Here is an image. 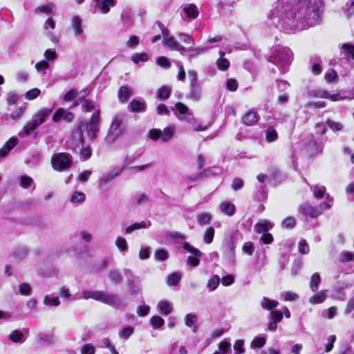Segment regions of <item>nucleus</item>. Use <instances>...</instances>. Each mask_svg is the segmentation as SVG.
I'll return each instance as SVG.
<instances>
[{
  "mask_svg": "<svg viewBox=\"0 0 354 354\" xmlns=\"http://www.w3.org/2000/svg\"><path fill=\"white\" fill-rule=\"evenodd\" d=\"M277 0L270 13L271 24L286 31H300L322 24L325 6L323 0Z\"/></svg>",
  "mask_w": 354,
  "mask_h": 354,
  "instance_id": "1",
  "label": "nucleus"
},
{
  "mask_svg": "<svg viewBox=\"0 0 354 354\" xmlns=\"http://www.w3.org/2000/svg\"><path fill=\"white\" fill-rule=\"evenodd\" d=\"M84 134H88V125L86 122H80L77 129L71 133L70 147L84 160H88L92 155V151L89 147L84 146Z\"/></svg>",
  "mask_w": 354,
  "mask_h": 354,
  "instance_id": "2",
  "label": "nucleus"
},
{
  "mask_svg": "<svg viewBox=\"0 0 354 354\" xmlns=\"http://www.w3.org/2000/svg\"><path fill=\"white\" fill-rule=\"evenodd\" d=\"M270 59V62L281 73H285L288 71V67L293 59V55L291 50L288 47L276 48Z\"/></svg>",
  "mask_w": 354,
  "mask_h": 354,
  "instance_id": "3",
  "label": "nucleus"
},
{
  "mask_svg": "<svg viewBox=\"0 0 354 354\" xmlns=\"http://www.w3.org/2000/svg\"><path fill=\"white\" fill-rule=\"evenodd\" d=\"M53 108H42L35 113L31 120L24 125L23 131L26 136H29L39 126L44 123L53 112Z\"/></svg>",
  "mask_w": 354,
  "mask_h": 354,
  "instance_id": "4",
  "label": "nucleus"
},
{
  "mask_svg": "<svg viewBox=\"0 0 354 354\" xmlns=\"http://www.w3.org/2000/svg\"><path fill=\"white\" fill-rule=\"evenodd\" d=\"M124 118V114H118L115 115L106 137V142H113L122 135L124 131V125L123 124Z\"/></svg>",
  "mask_w": 354,
  "mask_h": 354,
  "instance_id": "5",
  "label": "nucleus"
},
{
  "mask_svg": "<svg viewBox=\"0 0 354 354\" xmlns=\"http://www.w3.org/2000/svg\"><path fill=\"white\" fill-rule=\"evenodd\" d=\"M72 165V156L68 153H55L51 157V165L55 171H64L68 170L71 167Z\"/></svg>",
  "mask_w": 354,
  "mask_h": 354,
  "instance_id": "6",
  "label": "nucleus"
},
{
  "mask_svg": "<svg viewBox=\"0 0 354 354\" xmlns=\"http://www.w3.org/2000/svg\"><path fill=\"white\" fill-rule=\"evenodd\" d=\"M175 133V127L170 125L165 128L162 131L158 129H152L149 133V137L153 141L160 140L161 142H167L170 140Z\"/></svg>",
  "mask_w": 354,
  "mask_h": 354,
  "instance_id": "7",
  "label": "nucleus"
},
{
  "mask_svg": "<svg viewBox=\"0 0 354 354\" xmlns=\"http://www.w3.org/2000/svg\"><path fill=\"white\" fill-rule=\"evenodd\" d=\"M182 248L186 252L190 253V255L187 257L186 261L187 265L191 269L196 268L200 264L203 253L188 242H184L182 245Z\"/></svg>",
  "mask_w": 354,
  "mask_h": 354,
  "instance_id": "8",
  "label": "nucleus"
},
{
  "mask_svg": "<svg viewBox=\"0 0 354 354\" xmlns=\"http://www.w3.org/2000/svg\"><path fill=\"white\" fill-rule=\"evenodd\" d=\"M299 211L305 217L317 218L322 214L320 208L317 206H312L308 203L301 204L299 207Z\"/></svg>",
  "mask_w": 354,
  "mask_h": 354,
  "instance_id": "9",
  "label": "nucleus"
},
{
  "mask_svg": "<svg viewBox=\"0 0 354 354\" xmlns=\"http://www.w3.org/2000/svg\"><path fill=\"white\" fill-rule=\"evenodd\" d=\"M74 118L75 115L72 112L68 111L63 108H59L53 114L52 120L54 122H58L62 119L67 122H71L73 120Z\"/></svg>",
  "mask_w": 354,
  "mask_h": 354,
  "instance_id": "10",
  "label": "nucleus"
},
{
  "mask_svg": "<svg viewBox=\"0 0 354 354\" xmlns=\"http://www.w3.org/2000/svg\"><path fill=\"white\" fill-rule=\"evenodd\" d=\"M95 2V8L101 14H107L110 11L111 7L116 5L117 0H93Z\"/></svg>",
  "mask_w": 354,
  "mask_h": 354,
  "instance_id": "11",
  "label": "nucleus"
},
{
  "mask_svg": "<svg viewBox=\"0 0 354 354\" xmlns=\"http://www.w3.org/2000/svg\"><path fill=\"white\" fill-rule=\"evenodd\" d=\"M102 296L101 302L104 304L115 308H118L122 306V300L117 295L103 292Z\"/></svg>",
  "mask_w": 354,
  "mask_h": 354,
  "instance_id": "12",
  "label": "nucleus"
},
{
  "mask_svg": "<svg viewBox=\"0 0 354 354\" xmlns=\"http://www.w3.org/2000/svg\"><path fill=\"white\" fill-rule=\"evenodd\" d=\"M201 95L202 88L199 82L189 84V92L186 95L187 98L198 102L200 100Z\"/></svg>",
  "mask_w": 354,
  "mask_h": 354,
  "instance_id": "13",
  "label": "nucleus"
},
{
  "mask_svg": "<svg viewBox=\"0 0 354 354\" xmlns=\"http://www.w3.org/2000/svg\"><path fill=\"white\" fill-rule=\"evenodd\" d=\"M18 142L19 140L16 137L10 138L0 149V159L6 157L10 151L18 144Z\"/></svg>",
  "mask_w": 354,
  "mask_h": 354,
  "instance_id": "14",
  "label": "nucleus"
},
{
  "mask_svg": "<svg viewBox=\"0 0 354 354\" xmlns=\"http://www.w3.org/2000/svg\"><path fill=\"white\" fill-rule=\"evenodd\" d=\"M122 172V169H113L106 174H104L99 179L100 185L102 186L103 185L107 184L108 183L112 181L115 178L119 176Z\"/></svg>",
  "mask_w": 354,
  "mask_h": 354,
  "instance_id": "15",
  "label": "nucleus"
},
{
  "mask_svg": "<svg viewBox=\"0 0 354 354\" xmlns=\"http://www.w3.org/2000/svg\"><path fill=\"white\" fill-rule=\"evenodd\" d=\"M82 24V20L79 16L76 15L73 17L71 19V26L76 37H84Z\"/></svg>",
  "mask_w": 354,
  "mask_h": 354,
  "instance_id": "16",
  "label": "nucleus"
},
{
  "mask_svg": "<svg viewBox=\"0 0 354 354\" xmlns=\"http://www.w3.org/2000/svg\"><path fill=\"white\" fill-rule=\"evenodd\" d=\"M210 48L211 47L185 48V50H182L181 54L187 55L188 59L191 60L192 59L196 57L199 55L206 53Z\"/></svg>",
  "mask_w": 354,
  "mask_h": 354,
  "instance_id": "17",
  "label": "nucleus"
},
{
  "mask_svg": "<svg viewBox=\"0 0 354 354\" xmlns=\"http://www.w3.org/2000/svg\"><path fill=\"white\" fill-rule=\"evenodd\" d=\"M132 94L133 91L131 88L127 85L122 86L118 93L119 101L122 103L127 102Z\"/></svg>",
  "mask_w": 354,
  "mask_h": 354,
  "instance_id": "18",
  "label": "nucleus"
},
{
  "mask_svg": "<svg viewBox=\"0 0 354 354\" xmlns=\"http://www.w3.org/2000/svg\"><path fill=\"white\" fill-rule=\"evenodd\" d=\"M259 119L258 114L252 111H248L242 117V122L248 126H253Z\"/></svg>",
  "mask_w": 354,
  "mask_h": 354,
  "instance_id": "19",
  "label": "nucleus"
},
{
  "mask_svg": "<svg viewBox=\"0 0 354 354\" xmlns=\"http://www.w3.org/2000/svg\"><path fill=\"white\" fill-rule=\"evenodd\" d=\"M273 227V224L268 220H261L254 225V230L257 233L263 234L268 232Z\"/></svg>",
  "mask_w": 354,
  "mask_h": 354,
  "instance_id": "20",
  "label": "nucleus"
},
{
  "mask_svg": "<svg viewBox=\"0 0 354 354\" xmlns=\"http://www.w3.org/2000/svg\"><path fill=\"white\" fill-rule=\"evenodd\" d=\"M220 210L221 212L229 216H232L235 214L236 212V207L235 205L230 202V201H223L222 202L220 205Z\"/></svg>",
  "mask_w": 354,
  "mask_h": 354,
  "instance_id": "21",
  "label": "nucleus"
},
{
  "mask_svg": "<svg viewBox=\"0 0 354 354\" xmlns=\"http://www.w3.org/2000/svg\"><path fill=\"white\" fill-rule=\"evenodd\" d=\"M151 225V222L149 220L142 221L141 222H137L129 226H128L125 231L127 234H131L133 231L140 230V229H144V228H148Z\"/></svg>",
  "mask_w": 354,
  "mask_h": 354,
  "instance_id": "22",
  "label": "nucleus"
},
{
  "mask_svg": "<svg viewBox=\"0 0 354 354\" xmlns=\"http://www.w3.org/2000/svg\"><path fill=\"white\" fill-rule=\"evenodd\" d=\"M278 133L273 126H269L265 131V138L267 142H274L278 139Z\"/></svg>",
  "mask_w": 354,
  "mask_h": 354,
  "instance_id": "23",
  "label": "nucleus"
},
{
  "mask_svg": "<svg viewBox=\"0 0 354 354\" xmlns=\"http://www.w3.org/2000/svg\"><path fill=\"white\" fill-rule=\"evenodd\" d=\"M146 106L145 102L135 99L129 104L130 110L132 112H143L146 110Z\"/></svg>",
  "mask_w": 354,
  "mask_h": 354,
  "instance_id": "24",
  "label": "nucleus"
},
{
  "mask_svg": "<svg viewBox=\"0 0 354 354\" xmlns=\"http://www.w3.org/2000/svg\"><path fill=\"white\" fill-rule=\"evenodd\" d=\"M38 339L40 342L45 344H50L55 342L56 338L53 332L50 333H40L37 335Z\"/></svg>",
  "mask_w": 354,
  "mask_h": 354,
  "instance_id": "25",
  "label": "nucleus"
},
{
  "mask_svg": "<svg viewBox=\"0 0 354 354\" xmlns=\"http://www.w3.org/2000/svg\"><path fill=\"white\" fill-rule=\"evenodd\" d=\"M102 294L103 292L98 290H84L82 293V298L84 299H93L96 301H101Z\"/></svg>",
  "mask_w": 354,
  "mask_h": 354,
  "instance_id": "26",
  "label": "nucleus"
},
{
  "mask_svg": "<svg viewBox=\"0 0 354 354\" xmlns=\"http://www.w3.org/2000/svg\"><path fill=\"white\" fill-rule=\"evenodd\" d=\"M108 276L111 282L114 284H119L123 280L122 275L118 269H111Z\"/></svg>",
  "mask_w": 354,
  "mask_h": 354,
  "instance_id": "27",
  "label": "nucleus"
},
{
  "mask_svg": "<svg viewBox=\"0 0 354 354\" xmlns=\"http://www.w3.org/2000/svg\"><path fill=\"white\" fill-rule=\"evenodd\" d=\"M121 21L125 28H130L133 26V15L130 10L123 11L121 15Z\"/></svg>",
  "mask_w": 354,
  "mask_h": 354,
  "instance_id": "28",
  "label": "nucleus"
},
{
  "mask_svg": "<svg viewBox=\"0 0 354 354\" xmlns=\"http://www.w3.org/2000/svg\"><path fill=\"white\" fill-rule=\"evenodd\" d=\"M260 304L263 309L272 311L279 305V302L276 300H272L268 297H263Z\"/></svg>",
  "mask_w": 354,
  "mask_h": 354,
  "instance_id": "29",
  "label": "nucleus"
},
{
  "mask_svg": "<svg viewBox=\"0 0 354 354\" xmlns=\"http://www.w3.org/2000/svg\"><path fill=\"white\" fill-rule=\"evenodd\" d=\"M341 53L346 58H351L354 60V45L351 43H344L341 48Z\"/></svg>",
  "mask_w": 354,
  "mask_h": 354,
  "instance_id": "30",
  "label": "nucleus"
},
{
  "mask_svg": "<svg viewBox=\"0 0 354 354\" xmlns=\"http://www.w3.org/2000/svg\"><path fill=\"white\" fill-rule=\"evenodd\" d=\"M164 43L170 48L178 50L180 52V53H182V50H185V48L176 41L173 37L165 39Z\"/></svg>",
  "mask_w": 354,
  "mask_h": 354,
  "instance_id": "31",
  "label": "nucleus"
},
{
  "mask_svg": "<svg viewBox=\"0 0 354 354\" xmlns=\"http://www.w3.org/2000/svg\"><path fill=\"white\" fill-rule=\"evenodd\" d=\"M327 290H321L309 299V302L313 304H321L326 299Z\"/></svg>",
  "mask_w": 354,
  "mask_h": 354,
  "instance_id": "32",
  "label": "nucleus"
},
{
  "mask_svg": "<svg viewBox=\"0 0 354 354\" xmlns=\"http://www.w3.org/2000/svg\"><path fill=\"white\" fill-rule=\"evenodd\" d=\"M220 57L216 61V66L221 71H226L230 66V62L224 57L225 52H219Z\"/></svg>",
  "mask_w": 354,
  "mask_h": 354,
  "instance_id": "33",
  "label": "nucleus"
},
{
  "mask_svg": "<svg viewBox=\"0 0 354 354\" xmlns=\"http://www.w3.org/2000/svg\"><path fill=\"white\" fill-rule=\"evenodd\" d=\"M185 325L187 327L193 328V329H192L193 332H194V333L196 332L198 328L195 325V324L197 322V317L196 315L192 314V313L187 314L185 317Z\"/></svg>",
  "mask_w": 354,
  "mask_h": 354,
  "instance_id": "34",
  "label": "nucleus"
},
{
  "mask_svg": "<svg viewBox=\"0 0 354 354\" xmlns=\"http://www.w3.org/2000/svg\"><path fill=\"white\" fill-rule=\"evenodd\" d=\"M266 337L264 335H259L255 337L250 344V348H261L266 345Z\"/></svg>",
  "mask_w": 354,
  "mask_h": 354,
  "instance_id": "35",
  "label": "nucleus"
},
{
  "mask_svg": "<svg viewBox=\"0 0 354 354\" xmlns=\"http://www.w3.org/2000/svg\"><path fill=\"white\" fill-rule=\"evenodd\" d=\"M171 93V88L167 86H163L160 88L157 91V98L160 100H167Z\"/></svg>",
  "mask_w": 354,
  "mask_h": 354,
  "instance_id": "36",
  "label": "nucleus"
},
{
  "mask_svg": "<svg viewBox=\"0 0 354 354\" xmlns=\"http://www.w3.org/2000/svg\"><path fill=\"white\" fill-rule=\"evenodd\" d=\"M182 275L180 272H176L168 275L167 283L169 286H177L180 281Z\"/></svg>",
  "mask_w": 354,
  "mask_h": 354,
  "instance_id": "37",
  "label": "nucleus"
},
{
  "mask_svg": "<svg viewBox=\"0 0 354 354\" xmlns=\"http://www.w3.org/2000/svg\"><path fill=\"white\" fill-rule=\"evenodd\" d=\"M158 308L163 315H167L172 311V306L167 301L162 300L158 302Z\"/></svg>",
  "mask_w": 354,
  "mask_h": 354,
  "instance_id": "38",
  "label": "nucleus"
},
{
  "mask_svg": "<svg viewBox=\"0 0 354 354\" xmlns=\"http://www.w3.org/2000/svg\"><path fill=\"white\" fill-rule=\"evenodd\" d=\"M212 214L207 212H203L197 215V222L200 225H208L212 220Z\"/></svg>",
  "mask_w": 354,
  "mask_h": 354,
  "instance_id": "39",
  "label": "nucleus"
},
{
  "mask_svg": "<svg viewBox=\"0 0 354 354\" xmlns=\"http://www.w3.org/2000/svg\"><path fill=\"white\" fill-rule=\"evenodd\" d=\"M184 11L187 16L192 19H196L198 15V10L197 7L194 4L187 5L184 8Z\"/></svg>",
  "mask_w": 354,
  "mask_h": 354,
  "instance_id": "40",
  "label": "nucleus"
},
{
  "mask_svg": "<svg viewBox=\"0 0 354 354\" xmlns=\"http://www.w3.org/2000/svg\"><path fill=\"white\" fill-rule=\"evenodd\" d=\"M321 282V277L318 272L314 273L310 279V288L313 292H317Z\"/></svg>",
  "mask_w": 354,
  "mask_h": 354,
  "instance_id": "41",
  "label": "nucleus"
},
{
  "mask_svg": "<svg viewBox=\"0 0 354 354\" xmlns=\"http://www.w3.org/2000/svg\"><path fill=\"white\" fill-rule=\"evenodd\" d=\"M9 339L15 343H23L24 342V333L19 330H15L10 334Z\"/></svg>",
  "mask_w": 354,
  "mask_h": 354,
  "instance_id": "42",
  "label": "nucleus"
},
{
  "mask_svg": "<svg viewBox=\"0 0 354 354\" xmlns=\"http://www.w3.org/2000/svg\"><path fill=\"white\" fill-rule=\"evenodd\" d=\"M320 96L324 98H328L331 100L332 101H339L342 100L346 98L344 95H342V94L337 93L330 95L328 91H322L321 92Z\"/></svg>",
  "mask_w": 354,
  "mask_h": 354,
  "instance_id": "43",
  "label": "nucleus"
},
{
  "mask_svg": "<svg viewBox=\"0 0 354 354\" xmlns=\"http://www.w3.org/2000/svg\"><path fill=\"white\" fill-rule=\"evenodd\" d=\"M221 279L217 274L213 275L207 282V288L209 291L212 292L215 290L220 284Z\"/></svg>",
  "mask_w": 354,
  "mask_h": 354,
  "instance_id": "44",
  "label": "nucleus"
},
{
  "mask_svg": "<svg viewBox=\"0 0 354 354\" xmlns=\"http://www.w3.org/2000/svg\"><path fill=\"white\" fill-rule=\"evenodd\" d=\"M81 122H86L88 125V134H86L91 140L97 137L99 131V124L87 123L86 122L82 121Z\"/></svg>",
  "mask_w": 354,
  "mask_h": 354,
  "instance_id": "45",
  "label": "nucleus"
},
{
  "mask_svg": "<svg viewBox=\"0 0 354 354\" xmlns=\"http://www.w3.org/2000/svg\"><path fill=\"white\" fill-rule=\"evenodd\" d=\"M26 111V106H21L13 111L10 114V118L15 121H17L21 118Z\"/></svg>",
  "mask_w": 354,
  "mask_h": 354,
  "instance_id": "46",
  "label": "nucleus"
},
{
  "mask_svg": "<svg viewBox=\"0 0 354 354\" xmlns=\"http://www.w3.org/2000/svg\"><path fill=\"white\" fill-rule=\"evenodd\" d=\"M354 260V252L342 251L339 255V261L342 263Z\"/></svg>",
  "mask_w": 354,
  "mask_h": 354,
  "instance_id": "47",
  "label": "nucleus"
},
{
  "mask_svg": "<svg viewBox=\"0 0 354 354\" xmlns=\"http://www.w3.org/2000/svg\"><path fill=\"white\" fill-rule=\"evenodd\" d=\"M214 233L215 230L213 227H209L206 229L203 236V241L206 244H209L213 241Z\"/></svg>",
  "mask_w": 354,
  "mask_h": 354,
  "instance_id": "48",
  "label": "nucleus"
},
{
  "mask_svg": "<svg viewBox=\"0 0 354 354\" xmlns=\"http://www.w3.org/2000/svg\"><path fill=\"white\" fill-rule=\"evenodd\" d=\"M28 252L26 247H19L13 252V257L17 260H21L27 255Z\"/></svg>",
  "mask_w": 354,
  "mask_h": 354,
  "instance_id": "49",
  "label": "nucleus"
},
{
  "mask_svg": "<svg viewBox=\"0 0 354 354\" xmlns=\"http://www.w3.org/2000/svg\"><path fill=\"white\" fill-rule=\"evenodd\" d=\"M303 261L301 258L295 259L292 265L291 274L292 276L297 275L299 271L301 269Z\"/></svg>",
  "mask_w": 354,
  "mask_h": 354,
  "instance_id": "50",
  "label": "nucleus"
},
{
  "mask_svg": "<svg viewBox=\"0 0 354 354\" xmlns=\"http://www.w3.org/2000/svg\"><path fill=\"white\" fill-rule=\"evenodd\" d=\"M115 245L120 252H127L128 245L126 239L122 236H118L115 240Z\"/></svg>",
  "mask_w": 354,
  "mask_h": 354,
  "instance_id": "51",
  "label": "nucleus"
},
{
  "mask_svg": "<svg viewBox=\"0 0 354 354\" xmlns=\"http://www.w3.org/2000/svg\"><path fill=\"white\" fill-rule=\"evenodd\" d=\"M44 304L46 306L57 307L60 304V301L57 297H50L49 295H46L44 299Z\"/></svg>",
  "mask_w": 354,
  "mask_h": 354,
  "instance_id": "52",
  "label": "nucleus"
},
{
  "mask_svg": "<svg viewBox=\"0 0 354 354\" xmlns=\"http://www.w3.org/2000/svg\"><path fill=\"white\" fill-rule=\"evenodd\" d=\"M85 194L81 192H75L71 198L72 203H82L85 201Z\"/></svg>",
  "mask_w": 354,
  "mask_h": 354,
  "instance_id": "53",
  "label": "nucleus"
},
{
  "mask_svg": "<svg viewBox=\"0 0 354 354\" xmlns=\"http://www.w3.org/2000/svg\"><path fill=\"white\" fill-rule=\"evenodd\" d=\"M19 100V95L15 91H10L7 93L6 102L8 105H14Z\"/></svg>",
  "mask_w": 354,
  "mask_h": 354,
  "instance_id": "54",
  "label": "nucleus"
},
{
  "mask_svg": "<svg viewBox=\"0 0 354 354\" xmlns=\"http://www.w3.org/2000/svg\"><path fill=\"white\" fill-rule=\"evenodd\" d=\"M149 59V56L147 53H135L131 57V60L135 64H138L140 62H145Z\"/></svg>",
  "mask_w": 354,
  "mask_h": 354,
  "instance_id": "55",
  "label": "nucleus"
},
{
  "mask_svg": "<svg viewBox=\"0 0 354 354\" xmlns=\"http://www.w3.org/2000/svg\"><path fill=\"white\" fill-rule=\"evenodd\" d=\"M140 154H138L137 156L135 155H127L124 160V163L122 167L120 169H122V171L127 167L131 165L138 158L140 157Z\"/></svg>",
  "mask_w": 354,
  "mask_h": 354,
  "instance_id": "56",
  "label": "nucleus"
},
{
  "mask_svg": "<svg viewBox=\"0 0 354 354\" xmlns=\"http://www.w3.org/2000/svg\"><path fill=\"white\" fill-rule=\"evenodd\" d=\"M150 322L153 328H159L165 324V320L160 316H153Z\"/></svg>",
  "mask_w": 354,
  "mask_h": 354,
  "instance_id": "57",
  "label": "nucleus"
},
{
  "mask_svg": "<svg viewBox=\"0 0 354 354\" xmlns=\"http://www.w3.org/2000/svg\"><path fill=\"white\" fill-rule=\"evenodd\" d=\"M296 221L292 216H288L285 219L283 220L281 223V226L283 227L291 229L293 228L295 225Z\"/></svg>",
  "mask_w": 354,
  "mask_h": 354,
  "instance_id": "58",
  "label": "nucleus"
},
{
  "mask_svg": "<svg viewBox=\"0 0 354 354\" xmlns=\"http://www.w3.org/2000/svg\"><path fill=\"white\" fill-rule=\"evenodd\" d=\"M40 93H41V91L37 88H32V89L27 91L25 94V97L27 100H32L35 99L36 97H37L40 95Z\"/></svg>",
  "mask_w": 354,
  "mask_h": 354,
  "instance_id": "59",
  "label": "nucleus"
},
{
  "mask_svg": "<svg viewBox=\"0 0 354 354\" xmlns=\"http://www.w3.org/2000/svg\"><path fill=\"white\" fill-rule=\"evenodd\" d=\"M32 288L29 283H23L19 285V292L22 295L28 296L31 294Z\"/></svg>",
  "mask_w": 354,
  "mask_h": 354,
  "instance_id": "60",
  "label": "nucleus"
},
{
  "mask_svg": "<svg viewBox=\"0 0 354 354\" xmlns=\"http://www.w3.org/2000/svg\"><path fill=\"white\" fill-rule=\"evenodd\" d=\"M298 250L300 253L306 254L309 252L310 248L307 241L305 239H301L298 245Z\"/></svg>",
  "mask_w": 354,
  "mask_h": 354,
  "instance_id": "61",
  "label": "nucleus"
},
{
  "mask_svg": "<svg viewBox=\"0 0 354 354\" xmlns=\"http://www.w3.org/2000/svg\"><path fill=\"white\" fill-rule=\"evenodd\" d=\"M326 124L328 127L334 131H341L343 129V125L342 123L335 122L329 119L327 120Z\"/></svg>",
  "mask_w": 354,
  "mask_h": 354,
  "instance_id": "62",
  "label": "nucleus"
},
{
  "mask_svg": "<svg viewBox=\"0 0 354 354\" xmlns=\"http://www.w3.org/2000/svg\"><path fill=\"white\" fill-rule=\"evenodd\" d=\"M168 257V252L164 249H159L155 252V258L158 260L165 261Z\"/></svg>",
  "mask_w": 354,
  "mask_h": 354,
  "instance_id": "63",
  "label": "nucleus"
},
{
  "mask_svg": "<svg viewBox=\"0 0 354 354\" xmlns=\"http://www.w3.org/2000/svg\"><path fill=\"white\" fill-rule=\"evenodd\" d=\"M95 348L91 344L84 345L81 348V354H95Z\"/></svg>",
  "mask_w": 354,
  "mask_h": 354,
  "instance_id": "64",
  "label": "nucleus"
}]
</instances>
